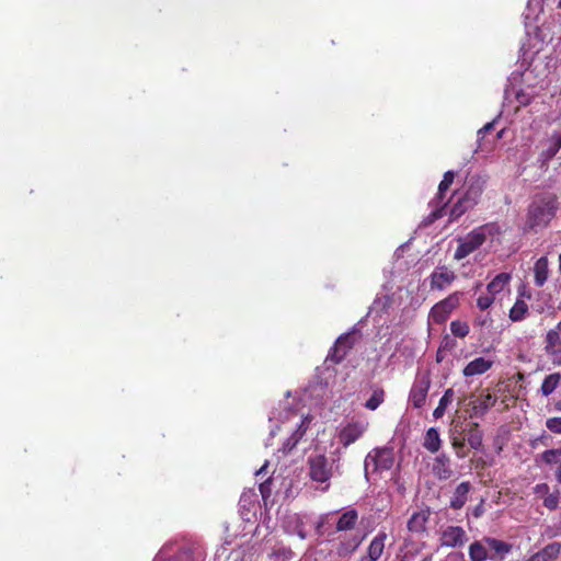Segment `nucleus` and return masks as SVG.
Returning <instances> with one entry per match:
<instances>
[{
    "instance_id": "423d86ee",
    "label": "nucleus",
    "mask_w": 561,
    "mask_h": 561,
    "mask_svg": "<svg viewBox=\"0 0 561 561\" xmlns=\"http://www.w3.org/2000/svg\"><path fill=\"white\" fill-rule=\"evenodd\" d=\"M455 175L456 174L454 171H447L444 173L443 180L438 185L437 194L435 198L432 201V204L435 207V209L431 213L432 220L439 219L444 215H446V208L448 206L449 201L444 202V195L454 183Z\"/></svg>"
},
{
    "instance_id": "9b49d317",
    "label": "nucleus",
    "mask_w": 561,
    "mask_h": 561,
    "mask_svg": "<svg viewBox=\"0 0 561 561\" xmlns=\"http://www.w3.org/2000/svg\"><path fill=\"white\" fill-rule=\"evenodd\" d=\"M393 465V454L389 448H376L365 459L366 470L373 466L374 471L389 470Z\"/></svg>"
},
{
    "instance_id": "5fc2aeb1",
    "label": "nucleus",
    "mask_w": 561,
    "mask_h": 561,
    "mask_svg": "<svg viewBox=\"0 0 561 561\" xmlns=\"http://www.w3.org/2000/svg\"><path fill=\"white\" fill-rule=\"evenodd\" d=\"M556 331L559 332V335H561V320L559 321V323L557 324V329Z\"/></svg>"
},
{
    "instance_id": "e433bc0d",
    "label": "nucleus",
    "mask_w": 561,
    "mask_h": 561,
    "mask_svg": "<svg viewBox=\"0 0 561 561\" xmlns=\"http://www.w3.org/2000/svg\"><path fill=\"white\" fill-rule=\"evenodd\" d=\"M291 518H293L291 522L294 523V527L290 530L287 526L286 530L288 533H295L301 540H305L307 538V533H306L302 519L296 514Z\"/></svg>"
},
{
    "instance_id": "58836bf2",
    "label": "nucleus",
    "mask_w": 561,
    "mask_h": 561,
    "mask_svg": "<svg viewBox=\"0 0 561 561\" xmlns=\"http://www.w3.org/2000/svg\"><path fill=\"white\" fill-rule=\"evenodd\" d=\"M275 561H291L295 553L290 548H279L274 551Z\"/></svg>"
},
{
    "instance_id": "79ce46f5",
    "label": "nucleus",
    "mask_w": 561,
    "mask_h": 561,
    "mask_svg": "<svg viewBox=\"0 0 561 561\" xmlns=\"http://www.w3.org/2000/svg\"><path fill=\"white\" fill-rule=\"evenodd\" d=\"M546 426L549 431L556 434H561V417H550L546 422Z\"/></svg>"
},
{
    "instance_id": "de8ad7c7",
    "label": "nucleus",
    "mask_w": 561,
    "mask_h": 561,
    "mask_svg": "<svg viewBox=\"0 0 561 561\" xmlns=\"http://www.w3.org/2000/svg\"><path fill=\"white\" fill-rule=\"evenodd\" d=\"M483 502H481L474 510H473V516L474 517H480L482 514H483Z\"/></svg>"
},
{
    "instance_id": "f704fd0d",
    "label": "nucleus",
    "mask_w": 561,
    "mask_h": 561,
    "mask_svg": "<svg viewBox=\"0 0 561 561\" xmlns=\"http://www.w3.org/2000/svg\"><path fill=\"white\" fill-rule=\"evenodd\" d=\"M386 392L381 387L374 389L371 397L365 402L364 407L370 411L377 410L385 401Z\"/></svg>"
},
{
    "instance_id": "a18cd8bd",
    "label": "nucleus",
    "mask_w": 561,
    "mask_h": 561,
    "mask_svg": "<svg viewBox=\"0 0 561 561\" xmlns=\"http://www.w3.org/2000/svg\"><path fill=\"white\" fill-rule=\"evenodd\" d=\"M331 517V514H327V515H322L318 522V525H317V533L319 535H324L325 531L322 530V528L324 527V525L328 523V520L330 519Z\"/></svg>"
},
{
    "instance_id": "cd10ccee",
    "label": "nucleus",
    "mask_w": 561,
    "mask_h": 561,
    "mask_svg": "<svg viewBox=\"0 0 561 561\" xmlns=\"http://www.w3.org/2000/svg\"><path fill=\"white\" fill-rule=\"evenodd\" d=\"M474 206H476V204H473L471 202L469 203V201H467V197H465L461 194L449 209L450 220L458 219L459 217H461L465 213H467L469 209L473 208Z\"/></svg>"
},
{
    "instance_id": "864d4df0",
    "label": "nucleus",
    "mask_w": 561,
    "mask_h": 561,
    "mask_svg": "<svg viewBox=\"0 0 561 561\" xmlns=\"http://www.w3.org/2000/svg\"><path fill=\"white\" fill-rule=\"evenodd\" d=\"M410 557H408L407 553H404L403 556H401V561H410Z\"/></svg>"
},
{
    "instance_id": "c9c22d12",
    "label": "nucleus",
    "mask_w": 561,
    "mask_h": 561,
    "mask_svg": "<svg viewBox=\"0 0 561 561\" xmlns=\"http://www.w3.org/2000/svg\"><path fill=\"white\" fill-rule=\"evenodd\" d=\"M451 334L459 339H465L470 331L469 324L466 321L454 320L450 322Z\"/></svg>"
},
{
    "instance_id": "6ab92c4d",
    "label": "nucleus",
    "mask_w": 561,
    "mask_h": 561,
    "mask_svg": "<svg viewBox=\"0 0 561 561\" xmlns=\"http://www.w3.org/2000/svg\"><path fill=\"white\" fill-rule=\"evenodd\" d=\"M387 537L385 531H379L370 541L367 548V554L362 557L359 561H378L383 553Z\"/></svg>"
},
{
    "instance_id": "ea45409f",
    "label": "nucleus",
    "mask_w": 561,
    "mask_h": 561,
    "mask_svg": "<svg viewBox=\"0 0 561 561\" xmlns=\"http://www.w3.org/2000/svg\"><path fill=\"white\" fill-rule=\"evenodd\" d=\"M561 456V448L548 449L542 453L541 458L546 463H553Z\"/></svg>"
},
{
    "instance_id": "c85d7f7f",
    "label": "nucleus",
    "mask_w": 561,
    "mask_h": 561,
    "mask_svg": "<svg viewBox=\"0 0 561 561\" xmlns=\"http://www.w3.org/2000/svg\"><path fill=\"white\" fill-rule=\"evenodd\" d=\"M548 146L541 152L545 161L551 160L561 149V133L554 131L547 140Z\"/></svg>"
},
{
    "instance_id": "09e8293b",
    "label": "nucleus",
    "mask_w": 561,
    "mask_h": 561,
    "mask_svg": "<svg viewBox=\"0 0 561 561\" xmlns=\"http://www.w3.org/2000/svg\"><path fill=\"white\" fill-rule=\"evenodd\" d=\"M556 479L559 483H561V462L559 463V467L556 470Z\"/></svg>"
},
{
    "instance_id": "aec40b11",
    "label": "nucleus",
    "mask_w": 561,
    "mask_h": 561,
    "mask_svg": "<svg viewBox=\"0 0 561 561\" xmlns=\"http://www.w3.org/2000/svg\"><path fill=\"white\" fill-rule=\"evenodd\" d=\"M471 490H472V484L469 481H463V482L459 483L456 486V489L450 497L449 506L453 510L462 508L465 506L466 502L468 501V495Z\"/></svg>"
},
{
    "instance_id": "8fccbe9b",
    "label": "nucleus",
    "mask_w": 561,
    "mask_h": 561,
    "mask_svg": "<svg viewBox=\"0 0 561 561\" xmlns=\"http://www.w3.org/2000/svg\"><path fill=\"white\" fill-rule=\"evenodd\" d=\"M488 322V319H478L477 320V324L480 325V327H483Z\"/></svg>"
},
{
    "instance_id": "5701e85b",
    "label": "nucleus",
    "mask_w": 561,
    "mask_h": 561,
    "mask_svg": "<svg viewBox=\"0 0 561 561\" xmlns=\"http://www.w3.org/2000/svg\"><path fill=\"white\" fill-rule=\"evenodd\" d=\"M561 551L559 542H551L545 546L541 550L533 554L526 561H553L558 558Z\"/></svg>"
},
{
    "instance_id": "f03ea898",
    "label": "nucleus",
    "mask_w": 561,
    "mask_h": 561,
    "mask_svg": "<svg viewBox=\"0 0 561 561\" xmlns=\"http://www.w3.org/2000/svg\"><path fill=\"white\" fill-rule=\"evenodd\" d=\"M557 196L553 194L536 195L528 206L526 227L530 230L546 227L556 216Z\"/></svg>"
},
{
    "instance_id": "b1692460",
    "label": "nucleus",
    "mask_w": 561,
    "mask_h": 561,
    "mask_svg": "<svg viewBox=\"0 0 561 561\" xmlns=\"http://www.w3.org/2000/svg\"><path fill=\"white\" fill-rule=\"evenodd\" d=\"M463 432L467 435V437L465 438L472 449L478 450L482 447L483 434L479 428V423H469L467 427L463 430Z\"/></svg>"
},
{
    "instance_id": "473e14b6",
    "label": "nucleus",
    "mask_w": 561,
    "mask_h": 561,
    "mask_svg": "<svg viewBox=\"0 0 561 561\" xmlns=\"http://www.w3.org/2000/svg\"><path fill=\"white\" fill-rule=\"evenodd\" d=\"M560 379L561 375L559 373H553L546 376L540 387L542 396H550L558 388Z\"/></svg>"
},
{
    "instance_id": "2f4dec72",
    "label": "nucleus",
    "mask_w": 561,
    "mask_h": 561,
    "mask_svg": "<svg viewBox=\"0 0 561 561\" xmlns=\"http://www.w3.org/2000/svg\"><path fill=\"white\" fill-rule=\"evenodd\" d=\"M454 394L455 392L453 388H448L445 390L443 397L439 399L438 405L433 412V416L435 420L443 417L447 407L453 402Z\"/></svg>"
},
{
    "instance_id": "dca6fc26",
    "label": "nucleus",
    "mask_w": 561,
    "mask_h": 561,
    "mask_svg": "<svg viewBox=\"0 0 561 561\" xmlns=\"http://www.w3.org/2000/svg\"><path fill=\"white\" fill-rule=\"evenodd\" d=\"M545 351L557 366H561V336L556 330H549L545 337Z\"/></svg>"
},
{
    "instance_id": "c03bdc74",
    "label": "nucleus",
    "mask_w": 561,
    "mask_h": 561,
    "mask_svg": "<svg viewBox=\"0 0 561 561\" xmlns=\"http://www.w3.org/2000/svg\"><path fill=\"white\" fill-rule=\"evenodd\" d=\"M298 443H299V440L296 437H294V436L288 437L286 439V442L283 444V447H282L283 453H285V454L290 453L297 446Z\"/></svg>"
},
{
    "instance_id": "393cba45",
    "label": "nucleus",
    "mask_w": 561,
    "mask_h": 561,
    "mask_svg": "<svg viewBox=\"0 0 561 561\" xmlns=\"http://www.w3.org/2000/svg\"><path fill=\"white\" fill-rule=\"evenodd\" d=\"M548 259L539 257L534 265V282L537 287H542L549 276Z\"/></svg>"
},
{
    "instance_id": "4d7b16f0",
    "label": "nucleus",
    "mask_w": 561,
    "mask_h": 561,
    "mask_svg": "<svg viewBox=\"0 0 561 561\" xmlns=\"http://www.w3.org/2000/svg\"><path fill=\"white\" fill-rule=\"evenodd\" d=\"M234 561H251V559H250V557H249L248 559L243 557L242 559H240V560H234Z\"/></svg>"
},
{
    "instance_id": "603ef678",
    "label": "nucleus",
    "mask_w": 561,
    "mask_h": 561,
    "mask_svg": "<svg viewBox=\"0 0 561 561\" xmlns=\"http://www.w3.org/2000/svg\"><path fill=\"white\" fill-rule=\"evenodd\" d=\"M540 488H543L546 491H548V489H549V488H548V485H547L546 483H542V484L537 485V488H536V489H537V491H539V490H540Z\"/></svg>"
},
{
    "instance_id": "4be33fe9",
    "label": "nucleus",
    "mask_w": 561,
    "mask_h": 561,
    "mask_svg": "<svg viewBox=\"0 0 561 561\" xmlns=\"http://www.w3.org/2000/svg\"><path fill=\"white\" fill-rule=\"evenodd\" d=\"M202 556V547L196 543H190L179 548L170 561H196V558Z\"/></svg>"
},
{
    "instance_id": "13d9d810",
    "label": "nucleus",
    "mask_w": 561,
    "mask_h": 561,
    "mask_svg": "<svg viewBox=\"0 0 561 561\" xmlns=\"http://www.w3.org/2000/svg\"><path fill=\"white\" fill-rule=\"evenodd\" d=\"M421 561H431V558L430 557H425Z\"/></svg>"
},
{
    "instance_id": "f3484780",
    "label": "nucleus",
    "mask_w": 561,
    "mask_h": 561,
    "mask_svg": "<svg viewBox=\"0 0 561 561\" xmlns=\"http://www.w3.org/2000/svg\"><path fill=\"white\" fill-rule=\"evenodd\" d=\"M431 508L425 506L414 512L408 520L407 527L410 533L421 534L426 531V525L431 517Z\"/></svg>"
},
{
    "instance_id": "37998d69",
    "label": "nucleus",
    "mask_w": 561,
    "mask_h": 561,
    "mask_svg": "<svg viewBox=\"0 0 561 561\" xmlns=\"http://www.w3.org/2000/svg\"><path fill=\"white\" fill-rule=\"evenodd\" d=\"M558 504H559V497L557 494H548L543 499V506L550 511L556 510L558 507Z\"/></svg>"
},
{
    "instance_id": "1a4fd4ad",
    "label": "nucleus",
    "mask_w": 561,
    "mask_h": 561,
    "mask_svg": "<svg viewBox=\"0 0 561 561\" xmlns=\"http://www.w3.org/2000/svg\"><path fill=\"white\" fill-rule=\"evenodd\" d=\"M496 401L497 397L491 393L489 389L483 390L477 397L472 396L468 404L471 409L470 416L483 417Z\"/></svg>"
},
{
    "instance_id": "bb28decb",
    "label": "nucleus",
    "mask_w": 561,
    "mask_h": 561,
    "mask_svg": "<svg viewBox=\"0 0 561 561\" xmlns=\"http://www.w3.org/2000/svg\"><path fill=\"white\" fill-rule=\"evenodd\" d=\"M440 446L442 439L438 430L435 427H430L425 433L423 447L427 451L435 454L440 449Z\"/></svg>"
},
{
    "instance_id": "4468645a",
    "label": "nucleus",
    "mask_w": 561,
    "mask_h": 561,
    "mask_svg": "<svg viewBox=\"0 0 561 561\" xmlns=\"http://www.w3.org/2000/svg\"><path fill=\"white\" fill-rule=\"evenodd\" d=\"M484 542L488 546L489 560L491 561H505V558L512 552L513 549L512 543L494 537L485 536Z\"/></svg>"
},
{
    "instance_id": "9d476101",
    "label": "nucleus",
    "mask_w": 561,
    "mask_h": 561,
    "mask_svg": "<svg viewBox=\"0 0 561 561\" xmlns=\"http://www.w3.org/2000/svg\"><path fill=\"white\" fill-rule=\"evenodd\" d=\"M467 541V533L461 526H447L439 537V545L445 548H461Z\"/></svg>"
},
{
    "instance_id": "bf43d9fd",
    "label": "nucleus",
    "mask_w": 561,
    "mask_h": 561,
    "mask_svg": "<svg viewBox=\"0 0 561 561\" xmlns=\"http://www.w3.org/2000/svg\"><path fill=\"white\" fill-rule=\"evenodd\" d=\"M558 8L561 9V0L558 2Z\"/></svg>"
},
{
    "instance_id": "a211bd4d",
    "label": "nucleus",
    "mask_w": 561,
    "mask_h": 561,
    "mask_svg": "<svg viewBox=\"0 0 561 561\" xmlns=\"http://www.w3.org/2000/svg\"><path fill=\"white\" fill-rule=\"evenodd\" d=\"M455 278V273L447 266H439L430 276L431 288L443 290L446 286L450 285Z\"/></svg>"
},
{
    "instance_id": "c756f323",
    "label": "nucleus",
    "mask_w": 561,
    "mask_h": 561,
    "mask_svg": "<svg viewBox=\"0 0 561 561\" xmlns=\"http://www.w3.org/2000/svg\"><path fill=\"white\" fill-rule=\"evenodd\" d=\"M511 280V275L507 273L497 274L486 286V290L492 296H496L502 293L506 285Z\"/></svg>"
},
{
    "instance_id": "3c124183",
    "label": "nucleus",
    "mask_w": 561,
    "mask_h": 561,
    "mask_svg": "<svg viewBox=\"0 0 561 561\" xmlns=\"http://www.w3.org/2000/svg\"><path fill=\"white\" fill-rule=\"evenodd\" d=\"M554 409H556L557 411H561V399H559V400H557V401L554 402Z\"/></svg>"
},
{
    "instance_id": "7ed1b4c3",
    "label": "nucleus",
    "mask_w": 561,
    "mask_h": 561,
    "mask_svg": "<svg viewBox=\"0 0 561 561\" xmlns=\"http://www.w3.org/2000/svg\"><path fill=\"white\" fill-rule=\"evenodd\" d=\"M500 229L495 224H486L474 228L466 237L457 239L458 247L454 253L456 261H461L478 250L488 239L499 233Z\"/></svg>"
},
{
    "instance_id": "20e7f679",
    "label": "nucleus",
    "mask_w": 561,
    "mask_h": 561,
    "mask_svg": "<svg viewBox=\"0 0 561 561\" xmlns=\"http://www.w3.org/2000/svg\"><path fill=\"white\" fill-rule=\"evenodd\" d=\"M431 388L430 373L417 374L414 382L409 392V403L415 408L421 409L426 403L428 390Z\"/></svg>"
},
{
    "instance_id": "7c9ffc66",
    "label": "nucleus",
    "mask_w": 561,
    "mask_h": 561,
    "mask_svg": "<svg viewBox=\"0 0 561 561\" xmlns=\"http://www.w3.org/2000/svg\"><path fill=\"white\" fill-rule=\"evenodd\" d=\"M466 438L461 434H456L455 430L450 431V444L459 459L468 456L469 449L466 448Z\"/></svg>"
},
{
    "instance_id": "49530a36",
    "label": "nucleus",
    "mask_w": 561,
    "mask_h": 561,
    "mask_svg": "<svg viewBox=\"0 0 561 561\" xmlns=\"http://www.w3.org/2000/svg\"><path fill=\"white\" fill-rule=\"evenodd\" d=\"M493 127H494V123L493 122L485 124L481 129H479L478 136H482L483 137V135L485 133L490 131L491 129H493Z\"/></svg>"
},
{
    "instance_id": "0eeeda50",
    "label": "nucleus",
    "mask_w": 561,
    "mask_h": 561,
    "mask_svg": "<svg viewBox=\"0 0 561 561\" xmlns=\"http://www.w3.org/2000/svg\"><path fill=\"white\" fill-rule=\"evenodd\" d=\"M309 477L316 482H328L332 477V466L324 455H314L308 458Z\"/></svg>"
},
{
    "instance_id": "f8f14e48",
    "label": "nucleus",
    "mask_w": 561,
    "mask_h": 561,
    "mask_svg": "<svg viewBox=\"0 0 561 561\" xmlns=\"http://www.w3.org/2000/svg\"><path fill=\"white\" fill-rule=\"evenodd\" d=\"M368 428V422L353 421L347 423L339 433L340 443L344 447L359 439Z\"/></svg>"
},
{
    "instance_id": "72a5a7b5",
    "label": "nucleus",
    "mask_w": 561,
    "mask_h": 561,
    "mask_svg": "<svg viewBox=\"0 0 561 561\" xmlns=\"http://www.w3.org/2000/svg\"><path fill=\"white\" fill-rule=\"evenodd\" d=\"M528 313V305L523 299H517L510 310V319L513 322H518L525 319Z\"/></svg>"
},
{
    "instance_id": "a878e982",
    "label": "nucleus",
    "mask_w": 561,
    "mask_h": 561,
    "mask_svg": "<svg viewBox=\"0 0 561 561\" xmlns=\"http://www.w3.org/2000/svg\"><path fill=\"white\" fill-rule=\"evenodd\" d=\"M470 561H486L489 560L488 546L484 542V537L481 540L473 541L468 549Z\"/></svg>"
},
{
    "instance_id": "6e6552de",
    "label": "nucleus",
    "mask_w": 561,
    "mask_h": 561,
    "mask_svg": "<svg viewBox=\"0 0 561 561\" xmlns=\"http://www.w3.org/2000/svg\"><path fill=\"white\" fill-rule=\"evenodd\" d=\"M355 345V336L354 333H344L340 335L334 345L331 347L325 362H331L333 364L342 363L350 351Z\"/></svg>"
},
{
    "instance_id": "f257e3e1",
    "label": "nucleus",
    "mask_w": 561,
    "mask_h": 561,
    "mask_svg": "<svg viewBox=\"0 0 561 561\" xmlns=\"http://www.w3.org/2000/svg\"><path fill=\"white\" fill-rule=\"evenodd\" d=\"M358 519V512L355 508H348L337 517L334 531L328 533V536H331L334 533L342 534L339 536V542L335 547V552L341 558L350 557L353 554L365 538L364 535L359 534H346L356 529Z\"/></svg>"
},
{
    "instance_id": "ddd939ff",
    "label": "nucleus",
    "mask_w": 561,
    "mask_h": 561,
    "mask_svg": "<svg viewBox=\"0 0 561 561\" xmlns=\"http://www.w3.org/2000/svg\"><path fill=\"white\" fill-rule=\"evenodd\" d=\"M485 186V180L478 174L466 178L462 195L469 203L478 204Z\"/></svg>"
},
{
    "instance_id": "2eb2a0df",
    "label": "nucleus",
    "mask_w": 561,
    "mask_h": 561,
    "mask_svg": "<svg viewBox=\"0 0 561 561\" xmlns=\"http://www.w3.org/2000/svg\"><path fill=\"white\" fill-rule=\"evenodd\" d=\"M432 472L440 481L451 479L455 472L450 457L445 453L437 455L432 465Z\"/></svg>"
},
{
    "instance_id": "39448f33",
    "label": "nucleus",
    "mask_w": 561,
    "mask_h": 561,
    "mask_svg": "<svg viewBox=\"0 0 561 561\" xmlns=\"http://www.w3.org/2000/svg\"><path fill=\"white\" fill-rule=\"evenodd\" d=\"M460 295L456 291L434 305L430 311V319L436 324L446 322L449 314L459 306Z\"/></svg>"
},
{
    "instance_id": "6e6d98bb",
    "label": "nucleus",
    "mask_w": 561,
    "mask_h": 561,
    "mask_svg": "<svg viewBox=\"0 0 561 561\" xmlns=\"http://www.w3.org/2000/svg\"><path fill=\"white\" fill-rule=\"evenodd\" d=\"M559 272H560V274H561V253H560V255H559Z\"/></svg>"
},
{
    "instance_id": "4c0bfd02",
    "label": "nucleus",
    "mask_w": 561,
    "mask_h": 561,
    "mask_svg": "<svg viewBox=\"0 0 561 561\" xmlns=\"http://www.w3.org/2000/svg\"><path fill=\"white\" fill-rule=\"evenodd\" d=\"M311 420H312V417L310 415L305 416L301 420L298 427L296 428V431L291 434V436L296 437L300 442L301 438L305 436V434L311 423Z\"/></svg>"
},
{
    "instance_id": "412c9836",
    "label": "nucleus",
    "mask_w": 561,
    "mask_h": 561,
    "mask_svg": "<svg viewBox=\"0 0 561 561\" xmlns=\"http://www.w3.org/2000/svg\"><path fill=\"white\" fill-rule=\"evenodd\" d=\"M492 366L493 360L485 359L484 357H477L465 366L462 374L465 377L482 375L491 369Z\"/></svg>"
},
{
    "instance_id": "a19ab883",
    "label": "nucleus",
    "mask_w": 561,
    "mask_h": 561,
    "mask_svg": "<svg viewBox=\"0 0 561 561\" xmlns=\"http://www.w3.org/2000/svg\"><path fill=\"white\" fill-rule=\"evenodd\" d=\"M494 297L495 296H492L491 294L489 295H485V296H480L478 299H477V306L481 309V310H486L489 309L493 302H494Z\"/></svg>"
}]
</instances>
